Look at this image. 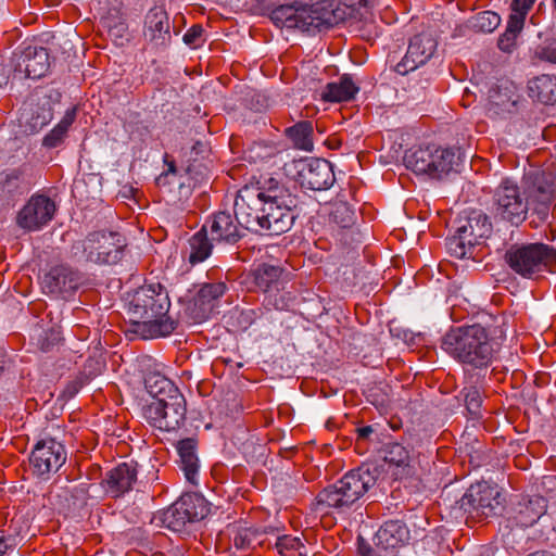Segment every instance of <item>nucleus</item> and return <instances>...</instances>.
Segmentation results:
<instances>
[{
	"label": "nucleus",
	"instance_id": "obj_1",
	"mask_svg": "<svg viewBox=\"0 0 556 556\" xmlns=\"http://www.w3.org/2000/svg\"><path fill=\"white\" fill-rule=\"evenodd\" d=\"M555 193L554 174L531 166L525 172L520 186L507 178L494 189L492 213L511 225L521 224L527 218L529 210L545 219Z\"/></svg>",
	"mask_w": 556,
	"mask_h": 556
},
{
	"label": "nucleus",
	"instance_id": "obj_2",
	"mask_svg": "<svg viewBox=\"0 0 556 556\" xmlns=\"http://www.w3.org/2000/svg\"><path fill=\"white\" fill-rule=\"evenodd\" d=\"M295 198L273 177L262 176L245 185V230L280 235L288 231L294 220L291 208Z\"/></svg>",
	"mask_w": 556,
	"mask_h": 556
},
{
	"label": "nucleus",
	"instance_id": "obj_3",
	"mask_svg": "<svg viewBox=\"0 0 556 556\" xmlns=\"http://www.w3.org/2000/svg\"><path fill=\"white\" fill-rule=\"evenodd\" d=\"M169 307L168 293L161 283L140 287L129 302L127 331L143 340L169 336L177 328V321L167 316Z\"/></svg>",
	"mask_w": 556,
	"mask_h": 556
},
{
	"label": "nucleus",
	"instance_id": "obj_4",
	"mask_svg": "<svg viewBox=\"0 0 556 556\" xmlns=\"http://www.w3.org/2000/svg\"><path fill=\"white\" fill-rule=\"evenodd\" d=\"M222 435L224 442V457L231 464V479L240 483L243 469L238 459L243 454L242 426H243V391L239 379L233 388L223 391L218 405Z\"/></svg>",
	"mask_w": 556,
	"mask_h": 556
},
{
	"label": "nucleus",
	"instance_id": "obj_5",
	"mask_svg": "<svg viewBox=\"0 0 556 556\" xmlns=\"http://www.w3.org/2000/svg\"><path fill=\"white\" fill-rule=\"evenodd\" d=\"M376 472L377 468L369 466H361L346 472L334 484L318 493L312 510L318 516L346 511L375 485Z\"/></svg>",
	"mask_w": 556,
	"mask_h": 556
},
{
	"label": "nucleus",
	"instance_id": "obj_6",
	"mask_svg": "<svg viewBox=\"0 0 556 556\" xmlns=\"http://www.w3.org/2000/svg\"><path fill=\"white\" fill-rule=\"evenodd\" d=\"M442 349L462 364L483 368L493 359L495 343L485 327L473 324L451 329L443 337Z\"/></svg>",
	"mask_w": 556,
	"mask_h": 556
},
{
	"label": "nucleus",
	"instance_id": "obj_7",
	"mask_svg": "<svg viewBox=\"0 0 556 556\" xmlns=\"http://www.w3.org/2000/svg\"><path fill=\"white\" fill-rule=\"evenodd\" d=\"M126 247L123 236L115 231H92L73 243L72 257L79 263L114 265L124 256Z\"/></svg>",
	"mask_w": 556,
	"mask_h": 556
},
{
	"label": "nucleus",
	"instance_id": "obj_8",
	"mask_svg": "<svg viewBox=\"0 0 556 556\" xmlns=\"http://www.w3.org/2000/svg\"><path fill=\"white\" fill-rule=\"evenodd\" d=\"M404 165L416 175L440 179L455 169L458 156L453 149L429 144L406 151Z\"/></svg>",
	"mask_w": 556,
	"mask_h": 556
},
{
	"label": "nucleus",
	"instance_id": "obj_9",
	"mask_svg": "<svg viewBox=\"0 0 556 556\" xmlns=\"http://www.w3.org/2000/svg\"><path fill=\"white\" fill-rule=\"evenodd\" d=\"M506 261L516 274L525 278L556 271V251L544 243L511 247L506 253Z\"/></svg>",
	"mask_w": 556,
	"mask_h": 556
},
{
	"label": "nucleus",
	"instance_id": "obj_10",
	"mask_svg": "<svg viewBox=\"0 0 556 556\" xmlns=\"http://www.w3.org/2000/svg\"><path fill=\"white\" fill-rule=\"evenodd\" d=\"M328 13H320L318 8L307 7L300 2L280 4L270 12V20L287 28H298L308 34H315L331 26Z\"/></svg>",
	"mask_w": 556,
	"mask_h": 556
},
{
	"label": "nucleus",
	"instance_id": "obj_11",
	"mask_svg": "<svg viewBox=\"0 0 556 556\" xmlns=\"http://www.w3.org/2000/svg\"><path fill=\"white\" fill-rule=\"evenodd\" d=\"M283 170L302 188L314 191L327 190L336 180L331 163L324 159L292 160L283 165Z\"/></svg>",
	"mask_w": 556,
	"mask_h": 556
},
{
	"label": "nucleus",
	"instance_id": "obj_12",
	"mask_svg": "<svg viewBox=\"0 0 556 556\" xmlns=\"http://www.w3.org/2000/svg\"><path fill=\"white\" fill-rule=\"evenodd\" d=\"M491 230L489 217L482 212H472L465 224L457 228L456 233L447 239L448 253L457 258L475 257V248L491 233Z\"/></svg>",
	"mask_w": 556,
	"mask_h": 556
},
{
	"label": "nucleus",
	"instance_id": "obj_13",
	"mask_svg": "<svg viewBox=\"0 0 556 556\" xmlns=\"http://www.w3.org/2000/svg\"><path fill=\"white\" fill-rule=\"evenodd\" d=\"M408 540L409 531L403 521L388 520L376 532L374 545L361 538L357 549L361 556H397Z\"/></svg>",
	"mask_w": 556,
	"mask_h": 556
},
{
	"label": "nucleus",
	"instance_id": "obj_14",
	"mask_svg": "<svg viewBox=\"0 0 556 556\" xmlns=\"http://www.w3.org/2000/svg\"><path fill=\"white\" fill-rule=\"evenodd\" d=\"M187 404L182 393L163 400L151 401L143 408L147 422L162 431H175L186 420Z\"/></svg>",
	"mask_w": 556,
	"mask_h": 556
},
{
	"label": "nucleus",
	"instance_id": "obj_15",
	"mask_svg": "<svg viewBox=\"0 0 556 556\" xmlns=\"http://www.w3.org/2000/svg\"><path fill=\"white\" fill-rule=\"evenodd\" d=\"M460 507L472 518H489L502 510V495L496 484L478 482L463 495Z\"/></svg>",
	"mask_w": 556,
	"mask_h": 556
},
{
	"label": "nucleus",
	"instance_id": "obj_16",
	"mask_svg": "<svg viewBox=\"0 0 556 556\" xmlns=\"http://www.w3.org/2000/svg\"><path fill=\"white\" fill-rule=\"evenodd\" d=\"M65 446L53 438L39 440L29 455V466L34 476L48 480L65 464Z\"/></svg>",
	"mask_w": 556,
	"mask_h": 556
},
{
	"label": "nucleus",
	"instance_id": "obj_17",
	"mask_svg": "<svg viewBox=\"0 0 556 556\" xmlns=\"http://www.w3.org/2000/svg\"><path fill=\"white\" fill-rule=\"evenodd\" d=\"M55 212V202L47 194L36 192L17 212L15 222L23 230L35 232L47 226L53 219Z\"/></svg>",
	"mask_w": 556,
	"mask_h": 556
},
{
	"label": "nucleus",
	"instance_id": "obj_18",
	"mask_svg": "<svg viewBox=\"0 0 556 556\" xmlns=\"http://www.w3.org/2000/svg\"><path fill=\"white\" fill-rule=\"evenodd\" d=\"M12 80L39 79L50 67L48 50L43 47L27 46L12 58Z\"/></svg>",
	"mask_w": 556,
	"mask_h": 556
},
{
	"label": "nucleus",
	"instance_id": "obj_19",
	"mask_svg": "<svg viewBox=\"0 0 556 556\" xmlns=\"http://www.w3.org/2000/svg\"><path fill=\"white\" fill-rule=\"evenodd\" d=\"M84 274L67 264L52 266L43 276L41 286L45 293L68 300L83 286Z\"/></svg>",
	"mask_w": 556,
	"mask_h": 556
},
{
	"label": "nucleus",
	"instance_id": "obj_20",
	"mask_svg": "<svg viewBox=\"0 0 556 556\" xmlns=\"http://www.w3.org/2000/svg\"><path fill=\"white\" fill-rule=\"evenodd\" d=\"M222 282L204 283L184 308V317L190 324H201L214 312L216 301L224 294Z\"/></svg>",
	"mask_w": 556,
	"mask_h": 556
},
{
	"label": "nucleus",
	"instance_id": "obj_21",
	"mask_svg": "<svg viewBox=\"0 0 556 556\" xmlns=\"http://www.w3.org/2000/svg\"><path fill=\"white\" fill-rule=\"evenodd\" d=\"M437 40L429 33H421L409 40L407 52L396 65L395 71L401 75L414 72L425 65L437 50Z\"/></svg>",
	"mask_w": 556,
	"mask_h": 556
},
{
	"label": "nucleus",
	"instance_id": "obj_22",
	"mask_svg": "<svg viewBox=\"0 0 556 556\" xmlns=\"http://www.w3.org/2000/svg\"><path fill=\"white\" fill-rule=\"evenodd\" d=\"M28 167L22 165L8 169L0 175V205L12 207L16 201L27 193L34 185L28 175Z\"/></svg>",
	"mask_w": 556,
	"mask_h": 556
},
{
	"label": "nucleus",
	"instance_id": "obj_23",
	"mask_svg": "<svg viewBox=\"0 0 556 556\" xmlns=\"http://www.w3.org/2000/svg\"><path fill=\"white\" fill-rule=\"evenodd\" d=\"M143 36L154 48H166L170 43L169 16L164 5H154L147 12Z\"/></svg>",
	"mask_w": 556,
	"mask_h": 556
},
{
	"label": "nucleus",
	"instance_id": "obj_24",
	"mask_svg": "<svg viewBox=\"0 0 556 556\" xmlns=\"http://www.w3.org/2000/svg\"><path fill=\"white\" fill-rule=\"evenodd\" d=\"M240 193L241 190H238L233 204L235 208L238 206V198H240ZM205 225H207V230L212 236V240L236 243L241 238L237 210L233 211V214L225 211L218 212Z\"/></svg>",
	"mask_w": 556,
	"mask_h": 556
},
{
	"label": "nucleus",
	"instance_id": "obj_25",
	"mask_svg": "<svg viewBox=\"0 0 556 556\" xmlns=\"http://www.w3.org/2000/svg\"><path fill=\"white\" fill-rule=\"evenodd\" d=\"M136 480V466L128 463H122L106 472L101 484L111 497L117 498L129 492Z\"/></svg>",
	"mask_w": 556,
	"mask_h": 556
},
{
	"label": "nucleus",
	"instance_id": "obj_26",
	"mask_svg": "<svg viewBox=\"0 0 556 556\" xmlns=\"http://www.w3.org/2000/svg\"><path fill=\"white\" fill-rule=\"evenodd\" d=\"M89 484L60 486L52 495L53 505L65 515L75 513L87 505Z\"/></svg>",
	"mask_w": 556,
	"mask_h": 556
},
{
	"label": "nucleus",
	"instance_id": "obj_27",
	"mask_svg": "<svg viewBox=\"0 0 556 556\" xmlns=\"http://www.w3.org/2000/svg\"><path fill=\"white\" fill-rule=\"evenodd\" d=\"M198 441L194 438L179 440L176 448L180 458V468L188 482L198 483L199 458L197 455Z\"/></svg>",
	"mask_w": 556,
	"mask_h": 556
},
{
	"label": "nucleus",
	"instance_id": "obj_28",
	"mask_svg": "<svg viewBox=\"0 0 556 556\" xmlns=\"http://www.w3.org/2000/svg\"><path fill=\"white\" fill-rule=\"evenodd\" d=\"M359 87L349 75L341 76L338 80L329 83L320 92L323 101L348 102L355 100Z\"/></svg>",
	"mask_w": 556,
	"mask_h": 556
},
{
	"label": "nucleus",
	"instance_id": "obj_29",
	"mask_svg": "<svg viewBox=\"0 0 556 556\" xmlns=\"http://www.w3.org/2000/svg\"><path fill=\"white\" fill-rule=\"evenodd\" d=\"M528 96L539 104H556V77L542 75L530 80Z\"/></svg>",
	"mask_w": 556,
	"mask_h": 556
},
{
	"label": "nucleus",
	"instance_id": "obj_30",
	"mask_svg": "<svg viewBox=\"0 0 556 556\" xmlns=\"http://www.w3.org/2000/svg\"><path fill=\"white\" fill-rule=\"evenodd\" d=\"M546 507V500L538 495L519 503L514 516L516 526L530 527L534 525L545 514Z\"/></svg>",
	"mask_w": 556,
	"mask_h": 556
},
{
	"label": "nucleus",
	"instance_id": "obj_31",
	"mask_svg": "<svg viewBox=\"0 0 556 556\" xmlns=\"http://www.w3.org/2000/svg\"><path fill=\"white\" fill-rule=\"evenodd\" d=\"M283 134L294 149L305 152H312L314 150V129L311 122H298L296 124L287 127Z\"/></svg>",
	"mask_w": 556,
	"mask_h": 556
},
{
	"label": "nucleus",
	"instance_id": "obj_32",
	"mask_svg": "<svg viewBox=\"0 0 556 556\" xmlns=\"http://www.w3.org/2000/svg\"><path fill=\"white\" fill-rule=\"evenodd\" d=\"M528 12L511 8L506 29L498 38L497 46L503 52H511L516 46V39L523 28L525 18Z\"/></svg>",
	"mask_w": 556,
	"mask_h": 556
},
{
	"label": "nucleus",
	"instance_id": "obj_33",
	"mask_svg": "<svg viewBox=\"0 0 556 556\" xmlns=\"http://www.w3.org/2000/svg\"><path fill=\"white\" fill-rule=\"evenodd\" d=\"M151 522L156 527H164L174 532L182 531L186 525L189 523L177 501L166 509L155 513Z\"/></svg>",
	"mask_w": 556,
	"mask_h": 556
},
{
	"label": "nucleus",
	"instance_id": "obj_34",
	"mask_svg": "<svg viewBox=\"0 0 556 556\" xmlns=\"http://www.w3.org/2000/svg\"><path fill=\"white\" fill-rule=\"evenodd\" d=\"M178 506L185 513L188 522H194L203 519L210 513V506L206 500L195 493H187L177 500Z\"/></svg>",
	"mask_w": 556,
	"mask_h": 556
},
{
	"label": "nucleus",
	"instance_id": "obj_35",
	"mask_svg": "<svg viewBox=\"0 0 556 556\" xmlns=\"http://www.w3.org/2000/svg\"><path fill=\"white\" fill-rule=\"evenodd\" d=\"M144 386L152 401L168 399L180 394L179 389L165 376L153 372L144 379Z\"/></svg>",
	"mask_w": 556,
	"mask_h": 556
},
{
	"label": "nucleus",
	"instance_id": "obj_36",
	"mask_svg": "<svg viewBox=\"0 0 556 556\" xmlns=\"http://www.w3.org/2000/svg\"><path fill=\"white\" fill-rule=\"evenodd\" d=\"M207 236V225H203V227L189 239L190 253L188 260L192 265L204 262L212 254L213 244Z\"/></svg>",
	"mask_w": 556,
	"mask_h": 556
},
{
	"label": "nucleus",
	"instance_id": "obj_37",
	"mask_svg": "<svg viewBox=\"0 0 556 556\" xmlns=\"http://www.w3.org/2000/svg\"><path fill=\"white\" fill-rule=\"evenodd\" d=\"M76 108L68 109L63 118L43 138L42 146L49 149L59 147L76 117Z\"/></svg>",
	"mask_w": 556,
	"mask_h": 556
},
{
	"label": "nucleus",
	"instance_id": "obj_38",
	"mask_svg": "<svg viewBox=\"0 0 556 556\" xmlns=\"http://www.w3.org/2000/svg\"><path fill=\"white\" fill-rule=\"evenodd\" d=\"M281 268L263 264L253 270L252 277L255 286L264 292L278 289Z\"/></svg>",
	"mask_w": 556,
	"mask_h": 556
},
{
	"label": "nucleus",
	"instance_id": "obj_39",
	"mask_svg": "<svg viewBox=\"0 0 556 556\" xmlns=\"http://www.w3.org/2000/svg\"><path fill=\"white\" fill-rule=\"evenodd\" d=\"M50 109V106H25L21 117L26 118L30 131H38L51 118Z\"/></svg>",
	"mask_w": 556,
	"mask_h": 556
},
{
	"label": "nucleus",
	"instance_id": "obj_40",
	"mask_svg": "<svg viewBox=\"0 0 556 556\" xmlns=\"http://www.w3.org/2000/svg\"><path fill=\"white\" fill-rule=\"evenodd\" d=\"M501 24V16L493 11H483L469 20V26L475 31L479 33H492Z\"/></svg>",
	"mask_w": 556,
	"mask_h": 556
},
{
	"label": "nucleus",
	"instance_id": "obj_41",
	"mask_svg": "<svg viewBox=\"0 0 556 556\" xmlns=\"http://www.w3.org/2000/svg\"><path fill=\"white\" fill-rule=\"evenodd\" d=\"M248 161L253 164L266 162L279 153V149L273 142L258 141L253 143L248 151ZM247 160V156H245Z\"/></svg>",
	"mask_w": 556,
	"mask_h": 556
},
{
	"label": "nucleus",
	"instance_id": "obj_42",
	"mask_svg": "<svg viewBox=\"0 0 556 556\" xmlns=\"http://www.w3.org/2000/svg\"><path fill=\"white\" fill-rule=\"evenodd\" d=\"M276 547L281 556H308L307 548L299 538L283 535L277 540Z\"/></svg>",
	"mask_w": 556,
	"mask_h": 556
},
{
	"label": "nucleus",
	"instance_id": "obj_43",
	"mask_svg": "<svg viewBox=\"0 0 556 556\" xmlns=\"http://www.w3.org/2000/svg\"><path fill=\"white\" fill-rule=\"evenodd\" d=\"M384 459L390 465L405 468L409 465V451L400 443H389L384 450Z\"/></svg>",
	"mask_w": 556,
	"mask_h": 556
},
{
	"label": "nucleus",
	"instance_id": "obj_44",
	"mask_svg": "<svg viewBox=\"0 0 556 556\" xmlns=\"http://www.w3.org/2000/svg\"><path fill=\"white\" fill-rule=\"evenodd\" d=\"M462 393L465 399L467 410L471 416L477 417L481 406L480 391L477 388L471 387L464 389Z\"/></svg>",
	"mask_w": 556,
	"mask_h": 556
},
{
	"label": "nucleus",
	"instance_id": "obj_45",
	"mask_svg": "<svg viewBox=\"0 0 556 556\" xmlns=\"http://www.w3.org/2000/svg\"><path fill=\"white\" fill-rule=\"evenodd\" d=\"M182 40L188 47L192 49L202 47L205 42L203 27L199 24L191 26L184 35Z\"/></svg>",
	"mask_w": 556,
	"mask_h": 556
},
{
	"label": "nucleus",
	"instance_id": "obj_46",
	"mask_svg": "<svg viewBox=\"0 0 556 556\" xmlns=\"http://www.w3.org/2000/svg\"><path fill=\"white\" fill-rule=\"evenodd\" d=\"M37 96L42 104H58L62 101V92L55 85H49L37 89Z\"/></svg>",
	"mask_w": 556,
	"mask_h": 556
},
{
	"label": "nucleus",
	"instance_id": "obj_47",
	"mask_svg": "<svg viewBox=\"0 0 556 556\" xmlns=\"http://www.w3.org/2000/svg\"><path fill=\"white\" fill-rule=\"evenodd\" d=\"M509 86H511V84L506 81L505 84L497 86L495 89H491L490 94H489V104L497 105V104H506L507 102H509L510 104H517L518 103L517 99H513L507 93L502 94V90L504 89V90L508 91Z\"/></svg>",
	"mask_w": 556,
	"mask_h": 556
},
{
	"label": "nucleus",
	"instance_id": "obj_48",
	"mask_svg": "<svg viewBox=\"0 0 556 556\" xmlns=\"http://www.w3.org/2000/svg\"><path fill=\"white\" fill-rule=\"evenodd\" d=\"M353 214L351 207L344 202L337 203L332 211L333 219L342 227H348L353 222Z\"/></svg>",
	"mask_w": 556,
	"mask_h": 556
},
{
	"label": "nucleus",
	"instance_id": "obj_49",
	"mask_svg": "<svg viewBox=\"0 0 556 556\" xmlns=\"http://www.w3.org/2000/svg\"><path fill=\"white\" fill-rule=\"evenodd\" d=\"M535 56L556 64V37L549 39L545 45L535 49Z\"/></svg>",
	"mask_w": 556,
	"mask_h": 556
},
{
	"label": "nucleus",
	"instance_id": "obj_50",
	"mask_svg": "<svg viewBox=\"0 0 556 556\" xmlns=\"http://www.w3.org/2000/svg\"><path fill=\"white\" fill-rule=\"evenodd\" d=\"M21 540L16 532L11 533L8 531L5 533V531H2V535L0 536V556H4L9 551H13Z\"/></svg>",
	"mask_w": 556,
	"mask_h": 556
},
{
	"label": "nucleus",
	"instance_id": "obj_51",
	"mask_svg": "<svg viewBox=\"0 0 556 556\" xmlns=\"http://www.w3.org/2000/svg\"><path fill=\"white\" fill-rule=\"evenodd\" d=\"M219 363L224 364L226 366V369H227V371H228V374L230 376L233 375L236 369H240L242 367V363L241 362H233L229 357H219V358H217L216 362H215V365H218Z\"/></svg>",
	"mask_w": 556,
	"mask_h": 556
},
{
	"label": "nucleus",
	"instance_id": "obj_52",
	"mask_svg": "<svg viewBox=\"0 0 556 556\" xmlns=\"http://www.w3.org/2000/svg\"><path fill=\"white\" fill-rule=\"evenodd\" d=\"M535 0H513L510 8L528 12Z\"/></svg>",
	"mask_w": 556,
	"mask_h": 556
},
{
	"label": "nucleus",
	"instance_id": "obj_53",
	"mask_svg": "<svg viewBox=\"0 0 556 556\" xmlns=\"http://www.w3.org/2000/svg\"><path fill=\"white\" fill-rule=\"evenodd\" d=\"M267 101L275 102L276 100L273 97L265 93H257L255 97L251 98V102H253L254 104H262Z\"/></svg>",
	"mask_w": 556,
	"mask_h": 556
},
{
	"label": "nucleus",
	"instance_id": "obj_54",
	"mask_svg": "<svg viewBox=\"0 0 556 556\" xmlns=\"http://www.w3.org/2000/svg\"><path fill=\"white\" fill-rule=\"evenodd\" d=\"M8 78H9V76L5 72L3 61L0 60V88H2L3 86L7 85Z\"/></svg>",
	"mask_w": 556,
	"mask_h": 556
},
{
	"label": "nucleus",
	"instance_id": "obj_55",
	"mask_svg": "<svg viewBox=\"0 0 556 556\" xmlns=\"http://www.w3.org/2000/svg\"><path fill=\"white\" fill-rule=\"evenodd\" d=\"M371 432H372V429L369 426L358 429V434L362 438L368 437Z\"/></svg>",
	"mask_w": 556,
	"mask_h": 556
},
{
	"label": "nucleus",
	"instance_id": "obj_56",
	"mask_svg": "<svg viewBox=\"0 0 556 556\" xmlns=\"http://www.w3.org/2000/svg\"><path fill=\"white\" fill-rule=\"evenodd\" d=\"M233 544L237 548L243 547V536L241 534H236L233 538Z\"/></svg>",
	"mask_w": 556,
	"mask_h": 556
},
{
	"label": "nucleus",
	"instance_id": "obj_57",
	"mask_svg": "<svg viewBox=\"0 0 556 556\" xmlns=\"http://www.w3.org/2000/svg\"><path fill=\"white\" fill-rule=\"evenodd\" d=\"M7 361L3 355H0V376L3 374L5 369Z\"/></svg>",
	"mask_w": 556,
	"mask_h": 556
},
{
	"label": "nucleus",
	"instance_id": "obj_58",
	"mask_svg": "<svg viewBox=\"0 0 556 556\" xmlns=\"http://www.w3.org/2000/svg\"><path fill=\"white\" fill-rule=\"evenodd\" d=\"M176 172V167H175V164L172 162L169 165H168V173H175Z\"/></svg>",
	"mask_w": 556,
	"mask_h": 556
},
{
	"label": "nucleus",
	"instance_id": "obj_59",
	"mask_svg": "<svg viewBox=\"0 0 556 556\" xmlns=\"http://www.w3.org/2000/svg\"><path fill=\"white\" fill-rule=\"evenodd\" d=\"M192 111H193L197 115H199V114H200V106H193V108H192Z\"/></svg>",
	"mask_w": 556,
	"mask_h": 556
},
{
	"label": "nucleus",
	"instance_id": "obj_60",
	"mask_svg": "<svg viewBox=\"0 0 556 556\" xmlns=\"http://www.w3.org/2000/svg\"><path fill=\"white\" fill-rule=\"evenodd\" d=\"M208 87H203L201 90V94L207 93Z\"/></svg>",
	"mask_w": 556,
	"mask_h": 556
},
{
	"label": "nucleus",
	"instance_id": "obj_61",
	"mask_svg": "<svg viewBox=\"0 0 556 556\" xmlns=\"http://www.w3.org/2000/svg\"><path fill=\"white\" fill-rule=\"evenodd\" d=\"M102 103H103V100L100 98L98 101V104H102Z\"/></svg>",
	"mask_w": 556,
	"mask_h": 556
}]
</instances>
